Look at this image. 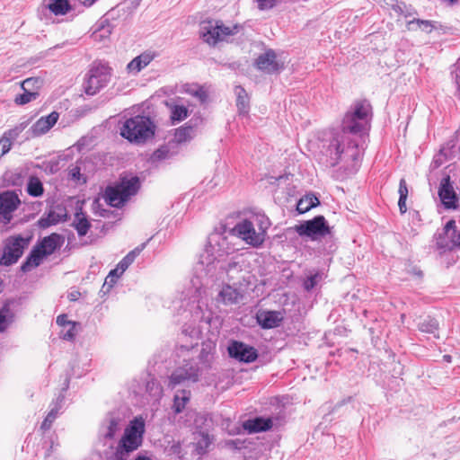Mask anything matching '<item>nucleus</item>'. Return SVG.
I'll use <instances>...</instances> for the list:
<instances>
[{
    "instance_id": "obj_1",
    "label": "nucleus",
    "mask_w": 460,
    "mask_h": 460,
    "mask_svg": "<svg viewBox=\"0 0 460 460\" xmlns=\"http://www.w3.org/2000/svg\"><path fill=\"white\" fill-rule=\"evenodd\" d=\"M371 106L367 102H357L353 111L347 112L342 120V130L332 140L329 146L330 154H334L335 160L343 153H348L356 160L359 156L358 143L349 135L365 133L369 127Z\"/></svg>"
},
{
    "instance_id": "obj_2",
    "label": "nucleus",
    "mask_w": 460,
    "mask_h": 460,
    "mask_svg": "<svg viewBox=\"0 0 460 460\" xmlns=\"http://www.w3.org/2000/svg\"><path fill=\"white\" fill-rule=\"evenodd\" d=\"M145 431V418L141 415L136 416L125 429L110 460H128L130 453L136 451L142 445Z\"/></svg>"
},
{
    "instance_id": "obj_3",
    "label": "nucleus",
    "mask_w": 460,
    "mask_h": 460,
    "mask_svg": "<svg viewBox=\"0 0 460 460\" xmlns=\"http://www.w3.org/2000/svg\"><path fill=\"white\" fill-rule=\"evenodd\" d=\"M270 225V220L266 216L253 215L238 222L232 231L245 243L252 247H259L265 241L266 231Z\"/></svg>"
},
{
    "instance_id": "obj_4",
    "label": "nucleus",
    "mask_w": 460,
    "mask_h": 460,
    "mask_svg": "<svg viewBox=\"0 0 460 460\" xmlns=\"http://www.w3.org/2000/svg\"><path fill=\"white\" fill-rule=\"evenodd\" d=\"M226 238L219 234H213L209 236L208 244L206 246L204 252L200 254L199 262L196 266L198 273L204 272L205 275L211 272L215 268L216 261L228 253L226 247Z\"/></svg>"
},
{
    "instance_id": "obj_5",
    "label": "nucleus",
    "mask_w": 460,
    "mask_h": 460,
    "mask_svg": "<svg viewBox=\"0 0 460 460\" xmlns=\"http://www.w3.org/2000/svg\"><path fill=\"white\" fill-rule=\"evenodd\" d=\"M120 135L129 142L144 143L155 135V125L148 117L137 115L125 120Z\"/></svg>"
},
{
    "instance_id": "obj_6",
    "label": "nucleus",
    "mask_w": 460,
    "mask_h": 460,
    "mask_svg": "<svg viewBox=\"0 0 460 460\" xmlns=\"http://www.w3.org/2000/svg\"><path fill=\"white\" fill-rule=\"evenodd\" d=\"M64 243V237L58 234H51L44 237L31 251L26 261L22 265V270L26 272L38 267L42 260L51 255Z\"/></svg>"
},
{
    "instance_id": "obj_7",
    "label": "nucleus",
    "mask_w": 460,
    "mask_h": 460,
    "mask_svg": "<svg viewBox=\"0 0 460 460\" xmlns=\"http://www.w3.org/2000/svg\"><path fill=\"white\" fill-rule=\"evenodd\" d=\"M241 28L239 24H226L222 21H210L202 26L201 36L205 42L214 46L237 34Z\"/></svg>"
},
{
    "instance_id": "obj_8",
    "label": "nucleus",
    "mask_w": 460,
    "mask_h": 460,
    "mask_svg": "<svg viewBox=\"0 0 460 460\" xmlns=\"http://www.w3.org/2000/svg\"><path fill=\"white\" fill-rule=\"evenodd\" d=\"M139 188L137 177L123 179L120 184L115 187H108L105 190V200L112 207L122 206L132 195H135Z\"/></svg>"
},
{
    "instance_id": "obj_9",
    "label": "nucleus",
    "mask_w": 460,
    "mask_h": 460,
    "mask_svg": "<svg viewBox=\"0 0 460 460\" xmlns=\"http://www.w3.org/2000/svg\"><path fill=\"white\" fill-rule=\"evenodd\" d=\"M295 231L300 236H306L311 240H317L331 234L330 226L323 216H317L311 220L295 226Z\"/></svg>"
},
{
    "instance_id": "obj_10",
    "label": "nucleus",
    "mask_w": 460,
    "mask_h": 460,
    "mask_svg": "<svg viewBox=\"0 0 460 460\" xmlns=\"http://www.w3.org/2000/svg\"><path fill=\"white\" fill-rule=\"evenodd\" d=\"M111 76V68L105 65L93 66L90 71L85 84V93L93 95L105 87Z\"/></svg>"
},
{
    "instance_id": "obj_11",
    "label": "nucleus",
    "mask_w": 460,
    "mask_h": 460,
    "mask_svg": "<svg viewBox=\"0 0 460 460\" xmlns=\"http://www.w3.org/2000/svg\"><path fill=\"white\" fill-rule=\"evenodd\" d=\"M28 244L29 239L21 236H13L7 239L0 263L5 266L15 263L22 255L23 250Z\"/></svg>"
},
{
    "instance_id": "obj_12",
    "label": "nucleus",
    "mask_w": 460,
    "mask_h": 460,
    "mask_svg": "<svg viewBox=\"0 0 460 460\" xmlns=\"http://www.w3.org/2000/svg\"><path fill=\"white\" fill-rule=\"evenodd\" d=\"M199 377V367L196 363L192 361H186V363L177 367L170 376L169 385L173 388L177 385L186 381L196 382Z\"/></svg>"
},
{
    "instance_id": "obj_13",
    "label": "nucleus",
    "mask_w": 460,
    "mask_h": 460,
    "mask_svg": "<svg viewBox=\"0 0 460 460\" xmlns=\"http://www.w3.org/2000/svg\"><path fill=\"white\" fill-rule=\"evenodd\" d=\"M20 204L18 196L12 191L0 194V221L8 224L13 218V213Z\"/></svg>"
},
{
    "instance_id": "obj_14",
    "label": "nucleus",
    "mask_w": 460,
    "mask_h": 460,
    "mask_svg": "<svg viewBox=\"0 0 460 460\" xmlns=\"http://www.w3.org/2000/svg\"><path fill=\"white\" fill-rule=\"evenodd\" d=\"M256 67L267 74L279 72L284 67V63L277 58L274 50L268 49L260 55L255 61Z\"/></svg>"
},
{
    "instance_id": "obj_15",
    "label": "nucleus",
    "mask_w": 460,
    "mask_h": 460,
    "mask_svg": "<svg viewBox=\"0 0 460 460\" xmlns=\"http://www.w3.org/2000/svg\"><path fill=\"white\" fill-rule=\"evenodd\" d=\"M438 246L442 249L451 250L456 246L460 247V232H456V222L454 220L448 221L444 229L443 235L439 234L438 241Z\"/></svg>"
},
{
    "instance_id": "obj_16",
    "label": "nucleus",
    "mask_w": 460,
    "mask_h": 460,
    "mask_svg": "<svg viewBox=\"0 0 460 460\" xmlns=\"http://www.w3.org/2000/svg\"><path fill=\"white\" fill-rule=\"evenodd\" d=\"M230 357L242 362H253L257 358V351L253 347L248 346L241 341H233L228 346Z\"/></svg>"
},
{
    "instance_id": "obj_17",
    "label": "nucleus",
    "mask_w": 460,
    "mask_h": 460,
    "mask_svg": "<svg viewBox=\"0 0 460 460\" xmlns=\"http://www.w3.org/2000/svg\"><path fill=\"white\" fill-rule=\"evenodd\" d=\"M243 298V292L231 285H224L217 296V302L225 305H232L240 303Z\"/></svg>"
},
{
    "instance_id": "obj_18",
    "label": "nucleus",
    "mask_w": 460,
    "mask_h": 460,
    "mask_svg": "<svg viewBox=\"0 0 460 460\" xmlns=\"http://www.w3.org/2000/svg\"><path fill=\"white\" fill-rule=\"evenodd\" d=\"M438 196L447 208H456L457 198L448 176L442 179Z\"/></svg>"
},
{
    "instance_id": "obj_19",
    "label": "nucleus",
    "mask_w": 460,
    "mask_h": 460,
    "mask_svg": "<svg viewBox=\"0 0 460 460\" xmlns=\"http://www.w3.org/2000/svg\"><path fill=\"white\" fill-rule=\"evenodd\" d=\"M59 114L56 111L48 116L40 118L31 128L34 136H40L47 133L57 122Z\"/></svg>"
},
{
    "instance_id": "obj_20",
    "label": "nucleus",
    "mask_w": 460,
    "mask_h": 460,
    "mask_svg": "<svg viewBox=\"0 0 460 460\" xmlns=\"http://www.w3.org/2000/svg\"><path fill=\"white\" fill-rule=\"evenodd\" d=\"M155 53L153 51H146L139 56L133 58L127 66V70L129 74L137 75L142 69L146 67L155 58Z\"/></svg>"
},
{
    "instance_id": "obj_21",
    "label": "nucleus",
    "mask_w": 460,
    "mask_h": 460,
    "mask_svg": "<svg viewBox=\"0 0 460 460\" xmlns=\"http://www.w3.org/2000/svg\"><path fill=\"white\" fill-rule=\"evenodd\" d=\"M283 318V314L279 311H266L257 315L259 324L264 329L278 327Z\"/></svg>"
},
{
    "instance_id": "obj_22",
    "label": "nucleus",
    "mask_w": 460,
    "mask_h": 460,
    "mask_svg": "<svg viewBox=\"0 0 460 460\" xmlns=\"http://www.w3.org/2000/svg\"><path fill=\"white\" fill-rule=\"evenodd\" d=\"M24 128L25 127L23 125H20L19 127L5 132L0 138V158L11 149L12 141L20 135Z\"/></svg>"
},
{
    "instance_id": "obj_23",
    "label": "nucleus",
    "mask_w": 460,
    "mask_h": 460,
    "mask_svg": "<svg viewBox=\"0 0 460 460\" xmlns=\"http://www.w3.org/2000/svg\"><path fill=\"white\" fill-rule=\"evenodd\" d=\"M120 419L112 415L109 416L102 425L101 434L104 438L111 439L119 430Z\"/></svg>"
},
{
    "instance_id": "obj_24",
    "label": "nucleus",
    "mask_w": 460,
    "mask_h": 460,
    "mask_svg": "<svg viewBox=\"0 0 460 460\" xmlns=\"http://www.w3.org/2000/svg\"><path fill=\"white\" fill-rule=\"evenodd\" d=\"M243 427L249 433L266 431L272 427V420L270 418H255L247 420Z\"/></svg>"
},
{
    "instance_id": "obj_25",
    "label": "nucleus",
    "mask_w": 460,
    "mask_h": 460,
    "mask_svg": "<svg viewBox=\"0 0 460 460\" xmlns=\"http://www.w3.org/2000/svg\"><path fill=\"white\" fill-rule=\"evenodd\" d=\"M72 226L80 236L85 235L90 229L91 224L86 215L83 212L82 207L76 209Z\"/></svg>"
},
{
    "instance_id": "obj_26",
    "label": "nucleus",
    "mask_w": 460,
    "mask_h": 460,
    "mask_svg": "<svg viewBox=\"0 0 460 460\" xmlns=\"http://www.w3.org/2000/svg\"><path fill=\"white\" fill-rule=\"evenodd\" d=\"M66 214L58 213L56 211H49L46 216L40 217L38 221V225L41 228H47L50 226L56 225L61 221H65Z\"/></svg>"
},
{
    "instance_id": "obj_27",
    "label": "nucleus",
    "mask_w": 460,
    "mask_h": 460,
    "mask_svg": "<svg viewBox=\"0 0 460 460\" xmlns=\"http://www.w3.org/2000/svg\"><path fill=\"white\" fill-rule=\"evenodd\" d=\"M181 334L186 337L190 338V343L186 345H181V348L185 349H189L190 348H193L198 345V341L199 339L200 331L199 328H197L194 325H185L182 329Z\"/></svg>"
},
{
    "instance_id": "obj_28",
    "label": "nucleus",
    "mask_w": 460,
    "mask_h": 460,
    "mask_svg": "<svg viewBox=\"0 0 460 460\" xmlns=\"http://www.w3.org/2000/svg\"><path fill=\"white\" fill-rule=\"evenodd\" d=\"M418 329L421 332L433 334L435 338H439L437 333L438 330V323L436 319L431 318L430 316L420 319L418 323Z\"/></svg>"
},
{
    "instance_id": "obj_29",
    "label": "nucleus",
    "mask_w": 460,
    "mask_h": 460,
    "mask_svg": "<svg viewBox=\"0 0 460 460\" xmlns=\"http://www.w3.org/2000/svg\"><path fill=\"white\" fill-rule=\"evenodd\" d=\"M234 93L236 95V106L242 114L248 113L249 111V97L245 90L242 86H235Z\"/></svg>"
},
{
    "instance_id": "obj_30",
    "label": "nucleus",
    "mask_w": 460,
    "mask_h": 460,
    "mask_svg": "<svg viewBox=\"0 0 460 460\" xmlns=\"http://www.w3.org/2000/svg\"><path fill=\"white\" fill-rule=\"evenodd\" d=\"M190 392L188 390L178 391L173 399V411L175 413L181 412L187 402L190 401Z\"/></svg>"
},
{
    "instance_id": "obj_31",
    "label": "nucleus",
    "mask_w": 460,
    "mask_h": 460,
    "mask_svg": "<svg viewBox=\"0 0 460 460\" xmlns=\"http://www.w3.org/2000/svg\"><path fill=\"white\" fill-rule=\"evenodd\" d=\"M319 199L314 195H305L300 199L296 205V209L300 214L309 211L312 208L319 205Z\"/></svg>"
},
{
    "instance_id": "obj_32",
    "label": "nucleus",
    "mask_w": 460,
    "mask_h": 460,
    "mask_svg": "<svg viewBox=\"0 0 460 460\" xmlns=\"http://www.w3.org/2000/svg\"><path fill=\"white\" fill-rule=\"evenodd\" d=\"M26 190L30 196L40 197L44 192V188L39 178L31 176L29 178Z\"/></svg>"
},
{
    "instance_id": "obj_33",
    "label": "nucleus",
    "mask_w": 460,
    "mask_h": 460,
    "mask_svg": "<svg viewBox=\"0 0 460 460\" xmlns=\"http://www.w3.org/2000/svg\"><path fill=\"white\" fill-rule=\"evenodd\" d=\"M48 8L55 15H64L70 10V4L67 0H51Z\"/></svg>"
},
{
    "instance_id": "obj_34",
    "label": "nucleus",
    "mask_w": 460,
    "mask_h": 460,
    "mask_svg": "<svg viewBox=\"0 0 460 460\" xmlns=\"http://www.w3.org/2000/svg\"><path fill=\"white\" fill-rule=\"evenodd\" d=\"M42 85V80L39 77H30L21 83L23 92L39 93Z\"/></svg>"
},
{
    "instance_id": "obj_35",
    "label": "nucleus",
    "mask_w": 460,
    "mask_h": 460,
    "mask_svg": "<svg viewBox=\"0 0 460 460\" xmlns=\"http://www.w3.org/2000/svg\"><path fill=\"white\" fill-rule=\"evenodd\" d=\"M398 192L400 196L398 200L399 209L402 214H404L407 211L406 199L408 197V187L404 179L400 181Z\"/></svg>"
},
{
    "instance_id": "obj_36",
    "label": "nucleus",
    "mask_w": 460,
    "mask_h": 460,
    "mask_svg": "<svg viewBox=\"0 0 460 460\" xmlns=\"http://www.w3.org/2000/svg\"><path fill=\"white\" fill-rule=\"evenodd\" d=\"M13 314L8 305H4L0 309V332H4L13 322Z\"/></svg>"
},
{
    "instance_id": "obj_37",
    "label": "nucleus",
    "mask_w": 460,
    "mask_h": 460,
    "mask_svg": "<svg viewBox=\"0 0 460 460\" xmlns=\"http://www.w3.org/2000/svg\"><path fill=\"white\" fill-rule=\"evenodd\" d=\"M144 245L141 248H136L135 250L128 252L118 264L120 272H124L129 265L135 261L137 256L142 251Z\"/></svg>"
},
{
    "instance_id": "obj_38",
    "label": "nucleus",
    "mask_w": 460,
    "mask_h": 460,
    "mask_svg": "<svg viewBox=\"0 0 460 460\" xmlns=\"http://www.w3.org/2000/svg\"><path fill=\"white\" fill-rule=\"evenodd\" d=\"M194 136V128L192 127H181L175 132V139L177 142H186Z\"/></svg>"
},
{
    "instance_id": "obj_39",
    "label": "nucleus",
    "mask_w": 460,
    "mask_h": 460,
    "mask_svg": "<svg viewBox=\"0 0 460 460\" xmlns=\"http://www.w3.org/2000/svg\"><path fill=\"white\" fill-rule=\"evenodd\" d=\"M186 93L198 98L200 102H205L208 99L207 91L203 86L189 85L186 88Z\"/></svg>"
},
{
    "instance_id": "obj_40",
    "label": "nucleus",
    "mask_w": 460,
    "mask_h": 460,
    "mask_svg": "<svg viewBox=\"0 0 460 460\" xmlns=\"http://www.w3.org/2000/svg\"><path fill=\"white\" fill-rule=\"evenodd\" d=\"M188 116V109L182 105H175L172 109L171 119L173 121H181Z\"/></svg>"
},
{
    "instance_id": "obj_41",
    "label": "nucleus",
    "mask_w": 460,
    "mask_h": 460,
    "mask_svg": "<svg viewBox=\"0 0 460 460\" xmlns=\"http://www.w3.org/2000/svg\"><path fill=\"white\" fill-rule=\"evenodd\" d=\"M77 323H67V327L63 328L60 333V337L66 341H72L77 333L76 330Z\"/></svg>"
},
{
    "instance_id": "obj_42",
    "label": "nucleus",
    "mask_w": 460,
    "mask_h": 460,
    "mask_svg": "<svg viewBox=\"0 0 460 460\" xmlns=\"http://www.w3.org/2000/svg\"><path fill=\"white\" fill-rule=\"evenodd\" d=\"M111 32L110 26H102L93 33L92 37L94 41L104 42L109 39Z\"/></svg>"
},
{
    "instance_id": "obj_43",
    "label": "nucleus",
    "mask_w": 460,
    "mask_h": 460,
    "mask_svg": "<svg viewBox=\"0 0 460 460\" xmlns=\"http://www.w3.org/2000/svg\"><path fill=\"white\" fill-rule=\"evenodd\" d=\"M39 96V93L23 92L22 94H19L15 97L14 102L17 105H24L34 100Z\"/></svg>"
},
{
    "instance_id": "obj_44",
    "label": "nucleus",
    "mask_w": 460,
    "mask_h": 460,
    "mask_svg": "<svg viewBox=\"0 0 460 460\" xmlns=\"http://www.w3.org/2000/svg\"><path fill=\"white\" fill-rule=\"evenodd\" d=\"M414 23L418 25L419 29H420L422 31L426 33H430L434 29L432 22L428 20L414 19L410 22V24Z\"/></svg>"
},
{
    "instance_id": "obj_45",
    "label": "nucleus",
    "mask_w": 460,
    "mask_h": 460,
    "mask_svg": "<svg viewBox=\"0 0 460 460\" xmlns=\"http://www.w3.org/2000/svg\"><path fill=\"white\" fill-rule=\"evenodd\" d=\"M169 153V149L165 146H163L155 150L151 155L150 159L153 163L159 162L167 159L170 156Z\"/></svg>"
},
{
    "instance_id": "obj_46",
    "label": "nucleus",
    "mask_w": 460,
    "mask_h": 460,
    "mask_svg": "<svg viewBox=\"0 0 460 460\" xmlns=\"http://www.w3.org/2000/svg\"><path fill=\"white\" fill-rule=\"evenodd\" d=\"M253 2L257 4V8L261 11L270 10L273 8L278 0H253Z\"/></svg>"
},
{
    "instance_id": "obj_47",
    "label": "nucleus",
    "mask_w": 460,
    "mask_h": 460,
    "mask_svg": "<svg viewBox=\"0 0 460 460\" xmlns=\"http://www.w3.org/2000/svg\"><path fill=\"white\" fill-rule=\"evenodd\" d=\"M318 277V274L308 277L304 282L305 289H306L307 291L313 289L317 283Z\"/></svg>"
},
{
    "instance_id": "obj_48",
    "label": "nucleus",
    "mask_w": 460,
    "mask_h": 460,
    "mask_svg": "<svg viewBox=\"0 0 460 460\" xmlns=\"http://www.w3.org/2000/svg\"><path fill=\"white\" fill-rule=\"evenodd\" d=\"M455 75V82L457 86V90L456 93V96L460 100V65L456 66V69L453 71Z\"/></svg>"
},
{
    "instance_id": "obj_49",
    "label": "nucleus",
    "mask_w": 460,
    "mask_h": 460,
    "mask_svg": "<svg viewBox=\"0 0 460 460\" xmlns=\"http://www.w3.org/2000/svg\"><path fill=\"white\" fill-rule=\"evenodd\" d=\"M69 176L72 180L80 181H81V169L78 166H74L69 170Z\"/></svg>"
},
{
    "instance_id": "obj_50",
    "label": "nucleus",
    "mask_w": 460,
    "mask_h": 460,
    "mask_svg": "<svg viewBox=\"0 0 460 460\" xmlns=\"http://www.w3.org/2000/svg\"><path fill=\"white\" fill-rule=\"evenodd\" d=\"M67 323H73L72 321L67 320V316L66 314H60L57 317V323L63 327H67Z\"/></svg>"
},
{
    "instance_id": "obj_51",
    "label": "nucleus",
    "mask_w": 460,
    "mask_h": 460,
    "mask_svg": "<svg viewBox=\"0 0 460 460\" xmlns=\"http://www.w3.org/2000/svg\"><path fill=\"white\" fill-rule=\"evenodd\" d=\"M58 410H59L58 406H55L53 409H51L50 411L47 415L49 420H51L54 421L58 414Z\"/></svg>"
},
{
    "instance_id": "obj_52",
    "label": "nucleus",
    "mask_w": 460,
    "mask_h": 460,
    "mask_svg": "<svg viewBox=\"0 0 460 460\" xmlns=\"http://www.w3.org/2000/svg\"><path fill=\"white\" fill-rule=\"evenodd\" d=\"M170 451H171L172 454H175V455H177L178 456H181V444H180V443L173 444V445L171 447Z\"/></svg>"
},
{
    "instance_id": "obj_53",
    "label": "nucleus",
    "mask_w": 460,
    "mask_h": 460,
    "mask_svg": "<svg viewBox=\"0 0 460 460\" xmlns=\"http://www.w3.org/2000/svg\"><path fill=\"white\" fill-rule=\"evenodd\" d=\"M81 294L79 291H71L69 294H68V299L70 301H76L79 297H80Z\"/></svg>"
},
{
    "instance_id": "obj_54",
    "label": "nucleus",
    "mask_w": 460,
    "mask_h": 460,
    "mask_svg": "<svg viewBox=\"0 0 460 460\" xmlns=\"http://www.w3.org/2000/svg\"><path fill=\"white\" fill-rule=\"evenodd\" d=\"M118 279L112 276V274H109L105 279V284L111 287L114 283H116Z\"/></svg>"
},
{
    "instance_id": "obj_55",
    "label": "nucleus",
    "mask_w": 460,
    "mask_h": 460,
    "mask_svg": "<svg viewBox=\"0 0 460 460\" xmlns=\"http://www.w3.org/2000/svg\"><path fill=\"white\" fill-rule=\"evenodd\" d=\"M154 386H155V390H156L155 395L160 396L162 394L161 388L158 385H156V384L155 382H152L151 384L150 383L147 384V389H153Z\"/></svg>"
},
{
    "instance_id": "obj_56",
    "label": "nucleus",
    "mask_w": 460,
    "mask_h": 460,
    "mask_svg": "<svg viewBox=\"0 0 460 460\" xmlns=\"http://www.w3.org/2000/svg\"><path fill=\"white\" fill-rule=\"evenodd\" d=\"M52 423H53V420H49V418L46 417L45 420H43L42 424H41V429H49Z\"/></svg>"
},
{
    "instance_id": "obj_57",
    "label": "nucleus",
    "mask_w": 460,
    "mask_h": 460,
    "mask_svg": "<svg viewBox=\"0 0 460 460\" xmlns=\"http://www.w3.org/2000/svg\"><path fill=\"white\" fill-rule=\"evenodd\" d=\"M124 272H120V270H119V266L112 270L109 274H112L113 277L116 279H119Z\"/></svg>"
},
{
    "instance_id": "obj_58",
    "label": "nucleus",
    "mask_w": 460,
    "mask_h": 460,
    "mask_svg": "<svg viewBox=\"0 0 460 460\" xmlns=\"http://www.w3.org/2000/svg\"><path fill=\"white\" fill-rule=\"evenodd\" d=\"M84 6H91L96 0H79Z\"/></svg>"
},
{
    "instance_id": "obj_59",
    "label": "nucleus",
    "mask_w": 460,
    "mask_h": 460,
    "mask_svg": "<svg viewBox=\"0 0 460 460\" xmlns=\"http://www.w3.org/2000/svg\"><path fill=\"white\" fill-rule=\"evenodd\" d=\"M136 460H151V459L146 456H139Z\"/></svg>"
},
{
    "instance_id": "obj_60",
    "label": "nucleus",
    "mask_w": 460,
    "mask_h": 460,
    "mask_svg": "<svg viewBox=\"0 0 460 460\" xmlns=\"http://www.w3.org/2000/svg\"><path fill=\"white\" fill-rule=\"evenodd\" d=\"M204 443H205L206 447L209 444L208 438H204Z\"/></svg>"
},
{
    "instance_id": "obj_61",
    "label": "nucleus",
    "mask_w": 460,
    "mask_h": 460,
    "mask_svg": "<svg viewBox=\"0 0 460 460\" xmlns=\"http://www.w3.org/2000/svg\"><path fill=\"white\" fill-rule=\"evenodd\" d=\"M445 358L449 361L450 360V356H445Z\"/></svg>"
}]
</instances>
